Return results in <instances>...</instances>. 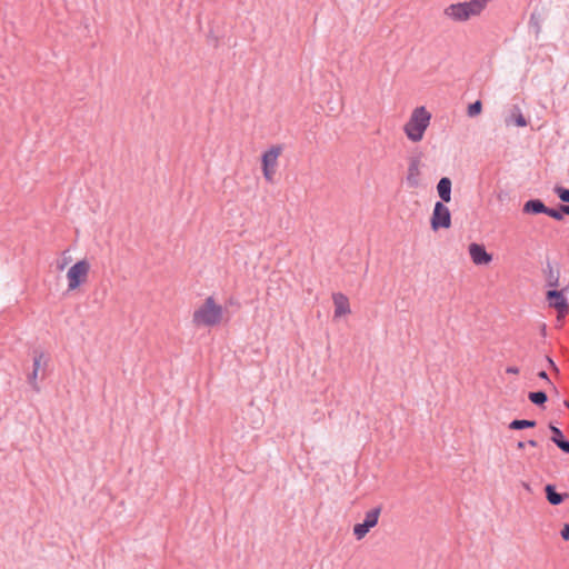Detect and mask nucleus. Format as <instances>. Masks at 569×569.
<instances>
[{
    "mask_svg": "<svg viewBox=\"0 0 569 569\" xmlns=\"http://www.w3.org/2000/svg\"><path fill=\"white\" fill-rule=\"evenodd\" d=\"M223 309L212 296L204 299L203 303L194 310L192 323L196 327H214L222 320Z\"/></svg>",
    "mask_w": 569,
    "mask_h": 569,
    "instance_id": "nucleus-1",
    "label": "nucleus"
},
{
    "mask_svg": "<svg viewBox=\"0 0 569 569\" xmlns=\"http://www.w3.org/2000/svg\"><path fill=\"white\" fill-rule=\"evenodd\" d=\"M430 119L431 113L425 107H417L403 128L407 138L412 142L421 141Z\"/></svg>",
    "mask_w": 569,
    "mask_h": 569,
    "instance_id": "nucleus-2",
    "label": "nucleus"
},
{
    "mask_svg": "<svg viewBox=\"0 0 569 569\" xmlns=\"http://www.w3.org/2000/svg\"><path fill=\"white\" fill-rule=\"evenodd\" d=\"M90 271V263L87 259H81L72 264L68 272V291L79 289L88 279Z\"/></svg>",
    "mask_w": 569,
    "mask_h": 569,
    "instance_id": "nucleus-3",
    "label": "nucleus"
},
{
    "mask_svg": "<svg viewBox=\"0 0 569 569\" xmlns=\"http://www.w3.org/2000/svg\"><path fill=\"white\" fill-rule=\"evenodd\" d=\"M568 290L569 283L561 289L552 288L546 292V301L549 308L555 309L561 317L569 313V302L566 297Z\"/></svg>",
    "mask_w": 569,
    "mask_h": 569,
    "instance_id": "nucleus-4",
    "label": "nucleus"
},
{
    "mask_svg": "<svg viewBox=\"0 0 569 569\" xmlns=\"http://www.w3.org/2000/svg\"><path fill=\"white\" fill-rule=\"evenodd\" d=\"M282 152L280 144L271 146L261 156V169L267 181L272 182L276 173L277 160Z\"/></svg>",
    "mask_w": 569,
    "mask_h": 569,
    "instance_id": "nucleus-5",
    "label": "nucleus"
},
{
    "mask_svg": "<svg viewBox=\"0 0 569 569\" xmlns=\"http://www.w3.org/2000/svg\"><path fill=\"white\" fill-rule=\"evenodd\" d=\"M447 202L437 201L435 203L431 217L430 227L433 231L440 229H449L451 227V212L446 206Z\"/></svg>",
    "mask_w": 569,
    "mask_h": 569,
    "instance_id": "nucleus-6",
    "label": "nucleus"
},
{
    "mask_svg": "<svg viewBox=\"0 0 569 569\" xmlns=\"http://www.w3.org/2000/svg\"><path fill=\"white\" fill-rule=\"evenodd\" d=\"M421 158L422 152L416 151L410 158H409V167H408V174L406 177L407 184L410 188H417L420 184L419 176H420V164H421Z\"/></svg>",
    "mask_w": 569,
    "mask_h": 569,
    "instance_id": "nucleus-7",
    "label": "nucleus"
},
{
    "mask_svg": "<svg viewBox=\"0 0 569 569\" xmlns=\"http://www.w3.org/2000/svg\"><path fill=\"white\" fill-rule=\"evenodd\" d=\"M471 261L476 266H486L492 261V254L489 253L482 243L471 242L468 247Z\"/></svg>",
    "mask_w": 569,
    "mask_h": 569,
    "instance_id": "nucleus-8",
    "label": "nucleus"
},
{
    "mask_svg": "<svg viewBox=\"0 0 569 569\" xmlns=\"http://www.w3.org/2000/svg\"><path fill=\"white\" fill-rule=\"evenodd\" d=\"M546 280V287L557 288L560 286V264L559 262L552 263L547 259L546 267L542 269Z\"/></svg>",
    "mask_w": 569,
    "mask_h": 569,
    "instance_id": "nucleus-9",
    "label": "nucleus"
},
{
    "mask_svg": "<svg viewBox=\"0 0 569 569\" xmlns=\"http://www.w3.org/2000/svg\"><path fill=\"white\" fill-rule=\"evenodd\" d=\"M548 428L551 432L550 440L563 452L569 455V440L565 436L563 431L549 422Z\"/></svg>",
    "mask_w": 569,
    "mask_h": 569,
    "instance_id": "nucleus-10",
    "label": "nucleus"
},
{
    "mask_svg": "<svg viewBox=\"0 0 569 569\" xmlns=\"http://www.w3.org/2000/svg\"><path fill=\"white\" fill-rule=\"evenodd\" d=\"M505 123L507 126H516L518 128H525L528 126L529 121L523 116L520 107L518 104H512L509 109L508 116L505 118Z\"/></svg>",
    "mask_w": 569,
    "mask_h": 569,
    "instance_id": "nucleus-11",
    "label": "nucleus"
},
{
    "mask_svg": "<svg viewBox=\"0 0 569 569\" xmlns=\"http://www.w3.org/2000/svg\"><path fill=\"white\" fill-rule=\"evenodd\" d=\"M549 207L539 198H531L523 203L522 212L526 214H546L548 216Z\"/></svg>",
    "mask_w": 569,
    "mask_h": 569,
    "instance_id": "nucleus-12",
    "label": "nucleus"
},
{
    "mask_svg": "<svg viewBox=\"0 0 569 569\" xmlns=\"http://www.w3.org/2000/svg\"><path fill=\"white\" fill-rule=\"evenodd\" d=\"M546 499L551 506H559L563 503L568 498V492H558L557 487L553 483H547L543 488Z\"/></svg>",
    "mask_w": 569,
    "mask_h": 569,
    "instance_id": "nucleus-13",
    "label": "nucleus"
},
{
    "mask_svg": "<svg viewBox=\"0 0 569 569\" xmlns=\"http://www.w3.org/2000/svg\"><path fill=\"white\" fill-rule=\"evenodd\" d=\"M332 300L335 305V317H342L351 312L349 299L346 295L341 292H337L332 295Z\"/></svg>",
    "mask_w": 569,
    "mask_h": 569,
    "instance_id": "nucleus-14",
    "label": "nucleus"
},
{
    "mask_svg": "<svg viewBox=\"0 0 569 569\" xmlns=\"http://www.w3.org/2000/svg\"><path fill=\"white\" fill-rule=\"evenodd\" d=\"M452 181L449 177H442L437 183V192L442 202L451 201Z\"/></svg>",
    "mask_w": 569,
    "mask_h": 569,
    "instance_id": "nucleus-15",
    "label": "nucleus"
},
{
    "mask_svg": "<svg viewBox=\"0 0 569 569\" xmlns=\"http://www.w3.org/2000/svg\"><path fill=\"white\" fill-rule=\"evenodd\" d=\"M32 353H33L32 370L36 372H39L40 370L46 372V368L48 367V363L50 360L49 355H47L46 352H43L39 349H33ZM43 377H44V373H42V378Z\"/></svg>",
    "mask_w": 569,
    "mask_h": 569,
    "instance_id": "nucleus-16",
    "label": "nucleus"
},
{
    "mask_svg": "<svg viewBox=\"0 0 569 569\" xmlns=\"http://www.w3.org/2000/svg\"><path fill=\"white\" fill-rule=\"evenodd\" d=\"M545 20L543 10H538L537 8L531 12L529 19V27L533 29L536 36H538L541 31V23Z\"/></svg>",
    "mask_w": 569,
    "mask_h": 569,
    "instance_id": "nucleus-17",
    "label": "nucleus"
},
{
    "mask_svg": "<svg viewBox=\"0 0 569 569\" xmlns=\"http://www.w3.org/2000/svg\"><path fill=\"white\" fill-rule=\"evenodd\" d=\"M565 216H569V204L559 203L555 208L549 207L548 217L562 221Z\"/></svg>",
    "mask_w": 569,
    "mask_h": 569,
    "instance_id": "nucleus-18",
    "label": "nucleus"
},
{
    "mask_svg": "<svg viewBox=\"0 0 569 569\" xmlns=\"http://www.w3.org/2000/svg\"><path fill=\"white\" fill-rule=\"evenodd\" d=\"M528 399L537 407L545 408L546 402L548 401V395L545 390L530 391L528 392Z\"/></svg>",
    "mask_w": 569,
    "mask_h": 569,
    "instance_id": "nucleus-19",
    "label": "nucleus"
},
{
    "mask_svg": "<svg viewBox=\"0 0 569 569\" xmlns=\"http://www.w3.org/2000/svg\"><path fill=\"white\" fill-rule=\"evenodd\" d=\"M381 506L375 507L366 512L365 519L362 520L369 528H373L378 525L379 517L381 513Z\"/></svg>",
    "mask_w": 569,
    "mask_h": 569,
    "instance_id": "nucleus-20",
    "label": "nucleus"
},
{
    "mask_svg": "<svg viewBox=\"0 0 569 569\" xmlns=\"http://www.w3.org/2000/svg\"><path fill=\"white\" fill-rule=\"evenodd\" d=\"M537 426V421L533 419H513L508 428L510 430H523L535 428Z\"/></svg>",
    "mask_w": 569,
    "mask_h": 569,
    "instance_id": "nucleus-21",
    "label": "nucleus"
},
{
    "mask_svg": "<svg viewBox=\"0 0 569 569\" xmlns=\"http://www.w3.org/2000/svg\"><path fill=\"white\" fill-rule=\"evenodd\" d=\"M482 112V102L481 100H476L468 104L467 107V116L470 118H476Z\"/></svg>",
    "mask_w": 569,
    "mask_h": 569,
    "instance_id": "nucleus-22",
    "label": "nucleus"
},
{
    "mask_svg": "<svg viewBox=\"0 0 569 569\" xmlns=\"http://www.w3.org/2000/svg\"><path fill=\"white\" fill-rule=\"evenodd\" d=\"M371 528H369L363 521L358 522L353 526V536L357 540H361L366 537V535L370 531Z\"/></svg>",
    "mask_w": 569,
    "mask_h": 569,
    "instance_id": "nucleus-23",
    "label": "nucleus"
},
{
    "mask_svg": "<svg viewBox=\"0 0 569 569\" xmlns=\"http://www.w3.org/2000/svg\"><path fill=\"white\" fill-rule=\"evenodd\" d=\"M553 191L563 204H569V189L568 188H565L562 186H556Z\"/></svg>",
    "mask_w": 569,
    "mask_h": 569,
    "instance_id": "nucleus-24",
    "label": "nucleus"
},
{
    "mask_svg": "<svg viewBox=\"0 0 569 569\" xmlns=\"http://www.w3.org/2000/svg\"><path fill=\"white\" fill-rule=\"evenodd\" d=\"M38 373H39V372H36V371H33V370H32V371L28 375V382H29V385L32 387V389H33L34 391H37V392H38V391H40V388H39L38 382H37Z\"/></svg>",
    "mask_w": 569,
    "mask_h": 569,
    "instance_id": "nucleus-25",
    "label": "nucleus"
},
{
    "mask_svg": "<svg viewBox=\"0 0 569 569\" xmlns=\"http://www.w3.org/2000/svg\"><path fill=\"white\" fill-rule=\"evenodd\" d=\"M207 43L212 46L213 48L219 47V37L214 34L213 30L210 29L207 33Z\"/></svg>",
    "mask_w": 569,
    "mask_h": 569,
    "instance_id": "nucleus-26",
    "label": "nucleus"
},
{
    "mask_svg": "<svg viewBox=\"0 0 569 569\" xmlns=\"http://www.w3.org/2000/svg\"><path fill=\"white\" fill-rule=\"evenodd\" d=\"M537 376H538L540 379L545 380L548 385H550V386L552 387V389L557 392V388H556V387H555V385L551 382V380H550V378H549V376H548L547 371H545V370H540V371L537 373Z\"/></svg>",
    "mask_w": 569,
    "mask_h": 569,
    "instance_id": "nucleus-27",
    "label": "nucleus"
},
{
    "mask_svg": "<svg viewBox=\"0 0 569 569\" xmlns=\"http://www.w3.org/2000/svg\"><path fill=\"white\" fill-rule=\"evenodd\" d=\"M560 537L565 541H569V522H566L560 530Z\"/></svg>",
    "mask_w": 569,
    "mask_h": 569,
    "instance_id": "nucleus-28",
    "label": "nucleus"
},
{
    "mask_svg": "<svg viewBox=\"0 0 569 569\" xmlns=\"http://www.w3.org/2000/svg\"><path fill=\"white\" fill-rule=\"evenodd\" d=\"M546 361L548 362L549 368L556 372L559 373V368L556 365L555 360L550 356H546Z\"/></svg>",
    "mask_w": 569,
    "mask_h": 569,
    "instance_id": "nucleus-29",
    "label": "nucleus"
},
{
    "mask_svg": "<svg viewBox=\"0 0 569 569\" xmlns=\"http://www.w3.org/2000/svg\"><path fill=\"white\" fill-rule=\"evenodd\" d=\"M506 372L511 373V375H518L519 368L516 366H509V367H507Z\"/></svg>",
    "mask_w": 569,
    "mask_h": 569,
    "instance_id": "nucleus-30",
    "label": "nucleus"
},
{
    "mask_svg": "<svg viewBox=\"0 0 569 569\" xmlns=\"http://www.w3.org/2000/svg\"><path fill=\"white\" fill-rule=\"evenodd\" d=\"M228 305L230 306H236V307H239V302L237 300H234L233 298H229L228 300Z\"/></svg>",
    "mask_w": 569,
    "mask_h": 569,
    "instance_id": "nucleus-31",
    "label": "nucleus"
},
{
    "mask_svg": "<svg viewBox=\"0 0 569 569\" xmlns=\"http://www.w3.org/2000/svg\"><path fill=\"white\" fill-rule=\"evenodd\" d=\"M526 445H527V442H525V441H518L517 449L523 450L526 448Z\"/></svg>",
    "mask_w": 569,
    "mask_h": 569,
    "instance_id": "nucleus-32",
    "label": "nucleus"
},
{
    "mask_svg": "<svg viewBox=\"0 0 569 569\" xmlns=\"http://www.w3.org/2000/svg\"><path fill=\"white\" fill-rule=\"evenodd\" d=\"M527 445L531 446V447H537L538 446V442L535 440V439H529L527 441Z\"/></svg>",
    "mask_w": 569,
    "mask_h": 569,
    "instance_id": "nucleus-33",
    "label": "nucleus"
},
{
    "mask_svg": "<svg viewBox=\"0 0 569 569\" xmlns=\"http://www.w3.org/2000/svg\"><path fill=\"white\" fill-rule=\"evenodd\" d=\"M565 318H566V317H561V316H559V313L557 312V321H558V323H559L560 326H561V325H562V322L565 321Z\"/></svg>",
    "mask_w": 569,
    "mask_h": 569,
    "instance_id": "nucleus-34",
    "label": "nucleus"
},
{
    "mask_svg": "<svg viewBox=\"0 0 569 569\" xmlns=\"http://www.w3.org/2000/svg\"><path fill=\"white\" fill-rule=\"evenodd\" d=\"M66 264H67V260L62 261V263H61V264H59V266H58V268H59L60 270H62V269L64 268V266H66Z\"/></svg>",
    "mask_w": 569,
    "mask_h": 569,
    "instance_id": "nucleus-35",
    "label": "nucleus"
},
{
    "mask_svg": "<svg viewBox=\"0 0 569 569\" xmlns=\"http://www.w3.org/2000/svg\"><path fill=\"white\" fill-rule=\"evenodd\" d=\"M541 333L545 336L546 335V325H542L541 327Z\"/></svg>",
    "mask_w": 569,
    "mask_h": 569,
    "instance_id": "nucleus-36",
    "label": "nucleus"
},
{
    "mask_svg": "<svg viewBox=\"0 0 569 569\" xmlns=\"http://www.w3.org/2000/svg\"><path fill=\"white\" fill-rule=\"evenodd\" d=\"M525 489L530 490V486L528 483H523Z\"/></svg>",
    "mask_w": 569,
    "mask_h": 569,
    "instance_id": "nucleus-37",
    "label": "nucleus"
}]
</instances>
